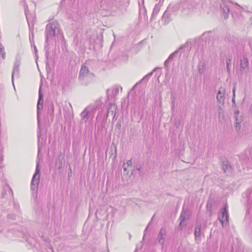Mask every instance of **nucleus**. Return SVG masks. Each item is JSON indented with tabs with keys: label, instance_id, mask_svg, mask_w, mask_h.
I'll return each instance as SVG.
<instances>
[{
	"label": "nucleus",
	"instance_id": "12",
	"mask_svg": "<svg viewBox=\"0 0 252 252\" xmlns=\"http://www.w3.org/2000/svg\"><path fill=\"white\" fill-rule=\"evenodd\" d=\"M119 90L117 86H114L112 89H108L107 90V97L109 98V96L111 97H115L119 94Z\"/></svg>",
	"mask_w": 252,
	"mask_h": 252
},
{
	"label": "nucleus",
	"instance_id": "15",
	"mask_svg": "<svg viewBox=\"0 0 252 252\" xmlns=\"http://www.w3.org/2000/svg\"><path fill=\"white\" fill-rule=\"evenodd\" d=\"M169 7H168L167 10L164 12L163 13L162 17V20L164 21L165 23H168L170 21V14L169 13Z\"/></svg>",
	"mask_w": 252,
	"mask_h": 252
},
{
	"label": "nucleus",
	"instance_id": "19",
	"mask_svg": "<svg viewBox=\"0 0 252 252\" xmlns=\"http://www.w3.org/2000/svg\"><path fill=\"white\" fill-rule=\"evenodd\" d=\"M184 48V46H181L180 47L178 50L175 51L173 53L170 55L169 57L168 58V61H169L170 62L173 60V59L174 57H175L177 54L179 52V51L182 50L183 48Z\"/></svg>",
	"mask_w": 252,
	"mask_h": 252
},
{
	"label": "nucleus",
	"instance_id": "27",
	"mask_svg": "<svg viewBox=\"0 0 252 252\" xmlns=\"http://www.w3.org/2000/svg\"><path fill=\"white\" fill-rule=\"evenodd\" d=\"M42 109H43V105H39V104H37V119H38V117H39V114H40L39 110H41Z\"/></svg>",
	"mask_w": 252,
	"mask_h": 252
},
{
	"label": "nucleus",
	"instance_id": "18",
	"mask_svg": "<svg viewBox=\"0 0 252 252\" xmlns=\"http://www.w3.org/2000/svg\"><path fill=\"white\" fill-rule=\"evenodd\" d=\"M246 197L247 198V202L249 204L252 203V189H248L246 192Z\"/></svg>",
	"mask_w": 252,
	"mask_h": 252
},
{
	"label": "nucleus",
	"instance_id": "17",
	"mask_svg": "<svg viewBox=\"0 0 252 252\" xmlns=\"http://www.w3.org/2000/svg\"><path fill=\"white\" fill-rule=\"evenodd\" d=\"M158 69H159V68H158V67H156V68H155L153 70V71H152V72H150V73H148V74H147L146 76H145L143 78V79L141 80V81H140V82H147V81L149 80V79L150 77L153 75V72H155V71H157Z\"/></svg>",
	"mask_w": 252,
	"mask_h": 252
},
{
	"label": "nucleus",
	"instance_id": "36",
	"mask_svg": "<svg viewBox=\"0 0 252 252\" xmlns=\"http://www.w3.org/2000/svg\"><path fill=\"white\" fill-rule=\"evenodd\" d=\"M249 111L252 113V104L250 105L249 107Z\"/></svg>",
	"mask_w": 252,
	"mask_h": 252
},
{
	"label": "nucleus",
	"instance_id": "22",
	"mask_svg": "<svg viewBox=\"0 0 252 252\" xmlns=\"http://www.w3.org/2000/svg\"><path fill=\"white\" fill-rule=\"evenodd\" d=\"M205 65L204 63H200L198 65V70L199 74H203L204 72Z\"/></svg>",
	"mask_w": 252,
	"mask_h": 252
},
{
	"label": "nucleus",
	"instance_id": "29",
	"mask_svg": "<svg viewBox=\"0 0 252 252\" xmlns=\"http://www.w3.org/2000/svg\"><path fill=\"white\" fill-rule=\"evenodd\" d=\"M5 53L4 52L3 49H0V55L1 56L3 59H4Z\"/></svg>",
	"mask_w": 252,
	"mask_h": 252
},
{
	"label": "nucleus",
	"instance_id": "14",
	"mask_svg": "<svg viewBox=\"0 0 252 252\" xmlns=\"http://www.w3.org/2000/svg\"><path fill=\"white\" fill-rule=\"evenodd\" d=\"M220 10L222 15L224 17V18L225 19H227L229 13V7L227 5L223 4L220 6Z\"/></svg>",
	"mask_w": 252,
	"mask_h": 252
},
{
	"label": "nucleus",
	"instance_id": "28",
	"mask_svg": "<svg viewBox=\"0 0 252 252\" xmlns=\"http://www.w3.org/2000/svg\"><path fill=\"white\" fill-rule=\"evenodd\" d=\"M235 127L237 131L239 130L241 128V123L236 122L235 124Z\"/></svg>",
	"mask_w": 252,
	"mask_h": 252
},
{
	"label": "nucleus",
	"instance_id": "35",
	"mask_svg": "<svg viewBox=\"0 0 252 252\" xmlns=\"http://www.w3.org/2000/svg\"><path fill=\"white\" fill-rule=\"evenodd\" d=\"M226 68L228 72H229L230 71V68L229 67V63H227L226 64Z\"/></svg>",
	"mask_w": 252,
	"mask_h": 252
},
{
	"label": "nucleus",
	"instance_id": "33",
	"mask_svg": "<svg viewBox=\"0 0 252 252\" xmlns=\"http://www.w3.org/2000/svg\"><path fill=\"white\" fill-rule=\"evenodd\" d=\"M170 62L169 61H168V59H167L165 62H164V66H166V67H167L168 66V63H170Z\"/></svg>",
	"mask_w": 252,
	"mask_h": 252
},
{
	"label": "nucleus",
	"instance_id": "37",
	"mask_svg": "<svg viewBox=\"0 0 252 252\" xmlns=\"http://www.w3.org/2000/svg\"><path fill=\"white\" fill-rule=\"evenodd\" d=\"M3 159V157L1 153L0 152V162H1Z\"/></svg>",
	"mask_w": 252,
	"mask_h": 252
},
{
	"label": "nucleus",
	"instance_id": "31",
	"mask_svg": "<svg viewBox=\"0 0 252 252\" xmlns=\"http://www.w3.org/2000/svg\"><path fill=\"white\" fill-rule=\"evenodd\" d=\"M126 165L127 167L130 166L132 165V160L131 159L128 160L126 163Z\"/></svg>",
	"mask_w": 252,
	"mask_h": 252
},
{
	"label": "nucleus",
	"instance_id": "13",
	"mask_svg": "<svg viewBox=\"0 0 252 252\" xmlns=\"http://www.w3.org/2000/svg\"><path fill=\"white\" fill-rule=\"evenodd\" d=\"M225 95V90L224 89L221 88V90H219L217 95V99L218 102L220 103L223 104Z\"/></svg>",
	"mask_w": 252,
	"mask_h": 252
},
{
	"label": "nucleus",
	"instance_id": "34",
	"mask_svg": "<svg viewBox=\"0 0 252 252\" xmlns=\"http://www.w3.org/2000/svg\"><path fill=\"white\" fill-rule=\"evenodd\" d=\"M123 167L124 168V171H127V166L126 165V163H124L123 165Z\"/></svg>",
	"mask_w": 252,
	"mask_h": 252
},
{
	"label": "nucleus",
	"instance_id": "11",
	"mask_svg": "<svg viewBox=\"0 0 252 252\" xmlns=\"http://www.w3.org/2000/svg\"><path fill=\"white\" fill-rule=\"evenodd\" d=\"M194 238L197 243H199L201 241V236L203 235V233L201 232V224H197L194 228Z\"/></svg>",
	"mask_w": 252,
	"mask_h": 252
},
{
	"label": "nucleus",
	"instance_id": "25",
	"mask_svg": "<svg viewBox=\"0 0 252 252\" xmlns=\"http://www.w3.org/2000/svg\"><path fill=\"white\" fill-rule=\"evenodd\" d=\"M159 10V7L158 4H156L154 8L153 9V13H152V17H153L155 15H156L158 14Z\"/></svg>",
	"mask_w": 252,
	"mask_h": 252
},
{
	"label": "nucleus",
	"instance_id": "26",
	"mask_svg": "<svg viewBox=\"0 0 252 252\" xmlns=\"http://www.w3.org/2000/svg\"><path fill=\"white\" fill-rule=\"evenodd\" d=\"M235 90H236V87H234L233 88V90H232L233 96H232V103H233V104H235Z\"/></svg>",
	"mask_w": 252,
	"mask_h": 252
},
{
	"label": "nucleus",
	"instance_id": "5",
	"mask_svg": "<svg viewBox=\"0 0 252 252\" xmlns=\"http://www.w3.org/2000/svg\"><path fill=\"white\" fill-rule=\"evenodd\" d=\"M190 217V213L188 210L183 209L182 212L179 218L180 223L178 228L182 230L183 227L186 226V220L189 219Z\"/></svg>",
	"mask_w": 252,
	"mask_h": 252
},
{
	"label": "nucleus",
	"instance_id": "7",
	"mask_svg": "<svg viewBox=\"0 0 252 252\" xmlns=\"http://www.w3.org/2000/svg\"><path fill=\"white\" fill-rule=\"evenodd\" d=\"M94 110V109L91 106L86 107L81 113V121L86 123L91 116L93 117Z\"/></svg>",
	"mask_w": 252,
	"mask_h": 252
},
{
	"label": "nucleus",
	"instance_id": "1",
	"mask_svg": "<svg viewBox=\"0 0 252 252\" xmlns=\"http://www.w3.org/2000/svg\"><path fill=\"white\" fill-rule=\"evenodd\" d=\"M94 76V74L89 72L87 66L85 65L81 66L79 72V79L82 85L87 86L92 81Z\"/></svg>",
	"mask_w": 252,
	"mask_h": 252
},
{
	"label": "nucleus",
	"instance_id": "16",
	"mask_svg": "<svg viewBox=\"0 0 252 252\" xmlns=\"http://www.w3.org/2000/svg\"><path fill=\"white\" fill-rule=\"evenodd\" d=\"M25 15H26V18H27V22L28 23V25H29V29H30V30L31 31V32H32V36L33 37V31L34 24L32 23V24H31L29 23V20H28V18L27 17L28 6L27 5H25Z\"/></svg>",
	"mask_w": 252,
	"mask_h": 252
},
{
	"label": "nucleus",
	"instance_id": "9",
	"mask_svg": "<svg viewBox=\"0 0 252 252\" xmlns=\"http://www.w3.org/2000/svg\"><path fill=\"white\" fill-rule=\"evenodd\" d=\"M166 237V229L164 227H162L158 235L157 240L158 243L161 246L162 249L164 247V244Z\"/></svg>",
	"mask_w": 252,
	"mask_h": 252
},
{
	"label": "nucleus",
	"instance_id": "30",
	"mask_svg": "<svg viewBox=\"0 0 252 252\" xmlns=\"http://www.w3.org/2000/svg\"><path fill=\"white\" fill-rule=\"evenodd\" d=\"M116 128H117L118 129H121V122H120V121H118L116 125Z\"/></svg>",
	"mask_w": 252,
	"mask_h": 252
},
{
	"label": "nucleus",
	"instance_id": "39",
	"mask_svg": "<svg viewBox=\"0 0 252 252\" xmlns=\"http://www.w3.org/2000/svg\"><path fill=\"white\" fill-rule=\"evenodd\" d=\"M34 53L36 54L37 52V49L35 45L34 46Z\"/></svg>",
	"mask_w": 252,
	"mask_h": 252
},
{
	"label": "nucleus",
	"instance_id": "24",
	"mask_svg": "<svg viewBox=\"0 0 252 252\" xmlns=\"http://www.w3.org/2000/svg\"><path fill=\"white\" fill-rule=\"evenodd\" d=\"M113 109L115 110L116 107H115V105H111L110 107V108L108 110L107 114L111 113L112 115H114V116H115L116 115V113L114 111V110Z\"/></svg>",
	"mask_w": 252,
	"mask_h": 252
},
{
	"label": "nucleus",
	"instance_id": "3",
	"mask_svg": "<svg viewBox=\"0 0 252 252\" xmlns=\"http://www.w3.org/2000/svg\"><path fill=\"white\" fill-rule=\"evenodd\" d=\"M40 169L39 168V164L37 163L34 175H33L31 184V189L33 191H37V190L40 179Z\"/></svg>",
	"mask_w": 252,
	"mask_h": 252
},
{
	"label": "nucleus",
	"instance_id": "21",
	"mask_svg": "<svg viewBox=\"0 0 252 252\" xmlns=\"http://www.w3.org/2000/svg\"><path fill=\"white\" fill-rule=\"evenodd\" d=\"M19 63H15L14 64V69H13V71L12 75V81H13V77H14V74L16 73H17V74H19Z\"/></svg>",
	"mask_w": 252,
	"mask_h": 252
},
{
	"label": "nucleus",
	"instance_id": "2",
	"mask_svg": "<svg viewBox=\"0 0 252 252\" xmlns=\"http://www.w3.org/2000/svg\"><path fill=\"white\" fill-rule=\"evenodd\" d=\"M59 25L57 21H53L48 24L45 31L46 42L48 43V41L53 39L56 35V32H59Z\"/></svg>",
	"mask_w": 252,
	"mask_h": 252
},
{
	"label": "nucleus",
	"instance_id": "10",
	"mask_svg": "<svg viewBox=\"0 0 252 252\" xmlns=\"http://www.w3.org/2000/svg\"><path fill=\"white\" fill-rule=\"evenodd\" d=\"M240 69L242 72L246 73L249 70V60L245 56H243V58L241 60Z\"/></svg>",
	"mask_w": 252,
	"mask_h": 252
},
{
	"label": "nucleus",
	"instance_id": "41",
	"mask_svg": "<svg viewBox=\"0 0 252 252\" xmlns=\"http://www.w3.org/2000/svg\"><path fill=\"white\" fill-rule=\"evenodd\" d=\"M48 54H48V53H47V52H46V56L47 57L48 56Z\"/></svg>",
	"mask_w": 252,
	"mask_h": 252
},
{
	"label": "nucleus",
	"instance_id": "40",
	"mask_svg": "<svg viewBox=\"0 0 252 252\" xmlns=\"http://www.w3.org/2000/svg\"><path fill=\"white\" fill-rule=\"evenodd\" d=\"M51 111H52V112L53 113V111H54L53 106H51Z\"/></svg>",
	"mask_w": 252,
	"mask_h": 252
},
{
	"label": "nucleus",
	"instance_id": "4",
	"mask_svg": "<svg viewBox=\"0 0 252 252\" xmlns=\"http://www.w3.org/2000/svg\"><path fill=\"white\" fill-rule=\"evenodd\" d=\"M221 168L223 173L226 176H231L233 174L234 168L229 161L225 158L221 159Z\"/></svg>",
	"mask_w": 252,
	"mask_h": 252
},
{
	"label": "nucleus",
	"instance_id": "6",
	"mask_svg": "<svg viewBox=\"0 0 252 252\" xmlns=\"http://www.w3.org/2000/svg\"><path fill=\"white\" fill-rule=\"evenodd\" d=\"M220 213L221 214L219 216L218 219L222 226H223L225 221L226 224L228 222L229 215L228 213V206L227 204H225L223 207L221 209Z\"/></svg>",
	"mask_w": 252,
	"mask_h": 252
},
{
	"label": "nucleus",
	"instance_id": "23",
	"mask_svg": "<svg viewBox=\"0 0 252 252\" xmlns=\"http://www.w3.org/2000/svg\"><path fill=\"white\" fill-rule=\"evenodd\" d=\"M235 116H234V118H235V123L236 122H239V123H241V122L242 121V117H239L238 115L239 114V111L238 110H237L235 112Z\"/></svg>",
	"mask_w": 252,
	"mask_h": 252
},
{
	"label": "nucleus",
	"instance_id": "42",
	"mask_svg": "<svg viewBox=\"0 0 252 252\" xmlns=\"http://www.w3.org/2000/svg\"><path fill=\"white\" fill-rule=\"evenodd\" d=\"M137 84H138V83H137L136 85H135V86H134V87H133V88L136 87Z\"/></svg>",
	"mask_w": 252,
	"mask_h": 252
},
{
	"label": "nucleus",
	"instance_id": "43",
	"mask_svg": "<svg viewBox=\"0 0 252 252\" xmlns=\"http://www.w3.org/2000/svg\"><path fill=\"white\" fill-rule=\"evenodd\" d=\"M10 191L12 193V191L11 189H10Z\"/></svg>",
	"mask_w": 252,
	"mask_h": 252
},
{
	"label": "nucleus",
	"instance_id": "38",
	"mask_svg": "<svg viewBox=\"0 0 252 252\" xmlns=\"http://www.w3.org/2000/svg\"><path fill=\"white\" fill-rule=\"evenodd\" d=\"M141 169V167L140 166H139L138 167H136V169L138 171H140V170Z\"/></svg>",
	"mask_w": 252,
	"mask_h": 252
},
{
	"label": "nucleus",
	"instance_id": "20",
	"mask_svg": "<svg viewBox=\"0 0 252 252\" xmlns=\"http://www.w3.org/2000/svg\"><path fill=\"white\" fill-rule=\"evenodd\" d=\"M38 94H39V96H38V101H37V104H39V105H43V95L41 92V87H40L39 89Z\"/></svg>",
	"mask_w": 252,
	"mask_h": 252
},
{
	"label": "nucleus",
	"instance_id": "32",
	"mask_svg": "<svg viewBox=\"0 0 252 252\" xmlns=\"http://www.w3.org/2000/svg\"><path fill=\"white\" fill-rule=\"evenodd\" d=\"M231 57L229 56L226 60V64L227 63H229V64H230L231 63Z\"/></svg>",
	"mask_w": 252,
	"mask_h": 252
},
{
	"label": "nucleus",
	"instance_id": "8",
	"mask_svg": "<svg viewBox=\"0 0 252 252\" xmlns=\"http://www.w3.org/2000/svg\"><path fill=\"white\" fill-rule=\"evenodd\" d=\"M201 1V0H184L183 6L189 9L197 8Z\"/></svg>",
	"mask_w": 252,
	"mask_h": 252
}]
</instances>
